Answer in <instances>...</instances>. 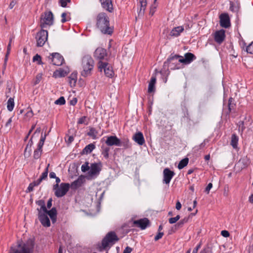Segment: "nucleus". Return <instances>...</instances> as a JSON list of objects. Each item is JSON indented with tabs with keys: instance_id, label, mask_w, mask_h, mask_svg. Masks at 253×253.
I'll use <instances>...</instances> for the list:
<instances>
[{
	"instance_id": "obj_48",
	"label": "nucleus",
	"mask_w": 253,
	"mask_h": 253,
	"mask_svg": "<svg viewBox=\"0 0 253 253\" xmlns=\"http://www.w3.org/2000/svg\"><path fill=\"white\" fill-rule=\"evenodd\" d=\"M71 0H59V3L63 7H66L68 3H71Z\"/></svg>"
},
{
	"instance_id": "obj_24",
	"label": "nucleus",
	"mask_w": 253,
	"mask_h": 253,
	"mask_svg": "<svg viewBox=\"0 0 253 253\" xmlns=\"http://www.w3.org/2000/svg\"><path fill=\"white\" fill-rule=\"evenodd\" d=\"M235 103H234V99L232 97H230L228 99V110L226 112L227 115L229 114L233 111L235 110Z\"/></svg>"
},
{
	"instance_id": "obj_50",
	"label": "nucleus",
	"mask_w": 253,
	"mask_h": 253,
	"mask_svg": "<svg viewBox=\"0 0 253 253\" xmlns=\"http://www.w3.org/2000/svg\"><path fill=\"white\" fill-rule=\"evenodd\" d=\"M42 74L39 73L36 76V79L34 82V85H36L40 82L42 78Z\"/></svg>"
},
{
	"instance_id": "obj_40",
	"label": "nucleus",
	"mask_w": 253,
	"mask_h": 253,
	"mask_svg": "<svg viewBox=\"0 0 253 253\" xmlns=\"http://www.w3.org/2000/svg\"><path fill=\"white\" fill-rule=\"evenodd\" d=\"M27 110L28 111L25 115V117L28 120H29L33 116L34 113L31 108H28Z\"/></svg>"
},
{
	"instance_id": "obj_60",
	"label": "nucleus",
	"mask_w": 253,
	"mask_h": 253,
	"mask_svg": "<svg viewBox=\"0 0 253 253\" xmlns=\"http://www.w3.org/2000/svg\"><path fill=\"white\" fill-rule=\"evenodd\" d=\"M16 3V1L15 0H12L10 4H9V9H11L13 8V7L15 5Z\"/></svg>"
},
{
	"instance_id": "obj_52",
	"label": "nucleus",
	"mask_w": 253,
	"mask_h": 253,
	"mask_svg": "<svg viewBox=\"0 0 253 253\" xmlns=\"http://www.w3.org/2000/svg\"><path fill=\"white\" fill-rule=\"evenodd\" d=\"M163 235H164V233L163 232H158L157 235L154 238L155 241H157L159 239H161Z\"/></svg>"
},
{
	"instance_id": "obj_16",
	"label": "nucleus",
	"mask_w": 253,
	"mask_h": 253,
	"mask_svg": "<svg viewBox=\"0 0 253 253\" xmlns=\"http://www.w3.org/2000/svg\"><path fill=\"white\" fill-rule=\"evenodd\" d=\"M225 39V31L223 29L217 31L214 35V40L216 42L220 44Z\"/></svg>"
},
{
	"instance_id": "obj_64",
	"label": "nucleus",
	"mask_w": 253,
	"mask_h": 253,
	"mask_svg": "<svg viewBox=\"0 0 253 253\" xmlns=\"http://www.w3.org/2000/svg\"><path fill=\"white\" fill-rule=\"evenodd\" d=\"M209 248H205L203 250H202L200 253H209Z\"/></svg>"
},
{
	"instance_id": "obj_11",
	"label": "nucleus",
	"mask_w": 253,
	"mask_h": 253,
	"mask_svg": "<svg viewBox=\"0 0 253 253\" xmlns=\"http://www.w3.org/2000/svg\"><path fill=\"white\" fill-rule=\"evenodd\" d=\"M102 165L101 163L91 164L90 167V170L88 171V175L92 177L93 176L98 175L101 170Z\"/></svg>"
},
{
	"instance_id": "obj_20",
	"label": "nucleus",
	"mask_w": 253,
	"mask_h": 253,
	"mask_svg": "<svg viewBox=\"0 0 253 253\" xmlns=\"http://www.w3.org/2000/svg\"><path fill=\"white\" fill-rule=\"evenodd\" d=\"M84 181V176L81 175L79 176L77 180H75L71 184L70 187L73 189H76L81 187Z\"/></svg>"
},
{
	"instance_id": "obj_39",
	"label": "nucleus",
	"mask_w": 253,
	"mask_h": 253,
	"mask_svg": "<svg viewBox=\"0 0 253 253\" xmlns=\"http://www.w3.org/2000/svg\"><path fill=\"white\" fill-rule=\"evenodd\" d=\"M42 153V149L37 148L34 151V158L35 159H38L41 157Z\"/></svg>"
},
{
	"instance_id": "obj_56",
	"label": "nucleus",
	"mask_w": 253,
	"mask_h": 253,
	"mask_svg": "<svg viewBox=\"0 0 253 253\" xmlns=\"http://www.w3.org/2000/svg\"><path fill=\"white\" fill-rule=\"evenodd\" d=\"M35 187V186H34L33 184V183H30L26 190V192L28 193V192H30L31 191H32L34 189V187Z\"/></svg>"
},
{
	"instance_id": "obj_37",
	"label": "nucleus",
	"mask_w": 253,
	"mask_h": 253,
	"mask_svg": "<svg viewBox=\"0 0 253 253\" xmlns=\"http://www.w3.org/2000/svg\"><path fill=\"white\" fill-rule=\"evenodd\" d=\"M49 167V164H48L47 167L45 168L44 171L42 173L41 176L39 178L40 180L42 181L43 180L45 179L47 177V174L48 172V168Z\"/></svg>"
},
{
	"instance_id": "obj_38",
	"label": "nucleus",
	"mask_w": 253,
	"mask_h": 253,
	"mask_svg": "<svg viewBox=\"0 0 253 253\" xmlns=\"http://www.w3.org/2000/svg\"><path fill=\"white\" fill-rule=\"evenodd\" d=\"M33 62L37 61L38 62L37 64L38 65H42L43 64V63L42 61L41 56L40 55H39L38 54H37L36 55H35L33 57Z\"/></svg>"
},
{
	"instance_id": "obj_25",
	"label": "nucleus",
	"mask_w": 253,
	"mask_h": 253,
	"mask_svg": "<svg viewBox=\"0 0 253 253\" xmlns=\"http://www.w3.org/2000/svg\"><path fill=\"white\" fill-rule=\"evenodd\" d=\"M184 31V28L182 26H178L172 29L170 32L169 35L171 37H178L180 33Z\"/></svg>"
},
{
	"instance_id": "obj_1",
	"label": "nucleus",
	"mask_w": 253,
	"mask_h": 253,
	"mask_svg": "<svg viewBox=\"0 0 253 253\" xmlns=\"http://www.w3.org/2000/svg\"><path fill=\"white\" fill-rule=\"evenodd\" d=\"M96 25L104 34L111 35L113 32V28L110 26L109 18L104 12H100L97 15Z\"/></svg>"
},
{
	"instance_id": "obj_7",
	"label": "nucleus",
	"mask_w": 253,
	"mask_h": 253,
	"mask_svg": "<svg viewBox=\"0 0 253 253\" xmlns=\"http://www.w3.org/2000/svg\"><path fill=\"white\" fill-rule=\"evenodd\" d=\"M46 60L50 63L56 66L62 65L64 61L63 57L57 52L50 54L48 56L46 57Z\"/></svg>"
},
{
	"instance_id": "obj_31",
	"label": "nucleus",
	"mask_w": 253,
	"mask_h": 253,
	"mask_svg": "<svg viewBox=\"0 0 253 253\" xmlns=\"http://www.w3.org/2000/svg\"><path fill=\"white\" fill-rule=\"evenodd\" d=\"M98 133L97 131L94 127H90L89 131L87 132V134L88 136L92 137L93 139H96L97 138L96 135Z\"/></svg>"
},
{
	"instance_id": "obj_21",
	"label": "nucleus",
	"mask_w": 253,
	"mask_h": 253,
	"mask_svg": "<svg viewBox=\"0 0 253 253\" xmlns=\"http://www.w3.org/2000/svg\"><path fill=\"white\" fill-rule=\"evenodd\" d=\"M44 212L47 215H48L51 219L53 223H55L56 221L57 218V210L56 208L53 207L50 210L48 211L46 209V211H44Z\"/></svg>"
},
{
	"instance_id": "obj_30",
	"label": "nucleus",
	"mask_w": 253,
	"mask_h": 253,
	"mask_svg": "<svg viewBox=\"0 0 253 253\" xmlns=\"http://www.w3.org/2000/svg\"><path fill=\"white\" fill-rule=\"evenodd\" d=\"M95 145L92 143H90L85 147V148L83 150V153L84 154H86L90 153L93 151V149H95Z\"/></svg>"
},
{
	"instance_id": "obj_45",
	"label": "nucleus",
	"mask_w": 253,
	"mask_h": 253,
	"mask_svg": "<svg viewBox=\"0 0 253 253\" xmlns=\"http://www.w3.org/2000/svg\"><path fill=\"white\" fill-rule=\"evenodd\" d=\"M180 218V216L179 215H176L174 217H171L169 218V222L170 224H173L176 223Z\"/></svg>"
},
{
	"instance_id": "obj_42",
	"label": "nucleus",
	"mask_w": 253,
	"mask_h": 253,
	"mask_svg": "<svg viewBox=\"0 0 253 253\" xmlns=\"http://www.w3.org/2000/svg\"><path fill=\"white\" fill-rule=\"evenodd\" d=\"M110 151V148L109 147H105L103 148L102 154L103 155V156L106 158L108 159L109 158V152Z\"/></svg>"
},
{
	"instance_id": "obj_59",
	"label": "nucleus",
	"mask_w": 253,
	"mask_h": 253,
	"mask_svg": "<svg viewBox=\"0 0 253 253\" xmlns=\"http://www.w3.org/2000/svg\"><path fill=\"white\" fill-rule=\"evenodd\" d=\"M201 244H198L193 250L192 253H198V250L201 248Z\"/></svg>"
},
{
	"instance_id": "obj_6",
	"label": "nucleus",
	"mask_w": 253,
	"mask_h": 253,
	"mask_svg": "<svg viewBox=\"0 0 253 253\" xmlns=\"http://www.w3.org/2000/svg\"><path fill=\"white\" fill-rule=\"evenodd\" d=\"M53 24V15L51 11L45 12L44 15H42L40 20V26L43 29L47 26H51Z\"/></svg>"
},
{
	"instance_id": "obj_34",
	"label": "nucleus",
	"mask_w": 253,
	"mask_h": 253,
	"mask_svg": "<svg viewBox=\"0 0 253 253\" xmlns=\"http://www.w3.org/2000/svg\"><path fill=\"white\" fill-rule=\"evenodd\" d=\"M36 204L39 206H41L40 210L38 209V211H41L44 212V211H46V207L45 205V202L43 200H40L39 201H36Z\"/></svg>"
},
{
	"instance_id": "obj_9",
	"label": "nucleus",
	"mask_w": 253,
	"mask_h": 253,
	"mask_svg": "<svg viewBox=\"0 0 253 253\" xmlns=\"http://www.w3.org/2000/svg\"><path fill=\"white\" fill-rule=\"evenodd\" d=\"M48 32L46 30L42 29L39 31L36 35L37 46L38 47L42 46L47 40Z\"/></svg>"
},
{
	"instance_id": "obj_15",
	"label": "nucleus",
	"mask_w": 253,
	"mask_h": 253,
	"mask_svg": "<svg viewBox=\"0 0 253 253\" xmlns=\"http://www.w3.org/2000/svg\"><path fill=\"white\" fill-rule=\"evenodd\" d=\"M196 59V57L194 54L190 52H187L184 54V58L182 56V58H180V59H179L178 62L187 65L191 63Z\"/></svg>"
},
{
	"instance_id": "obj_51",
	"label": "nucleus",
	"mask_w": 253,
	"mask_h": 253,
	"mask_svg": "<svg viewBox=\"0 0 253 253\" xmlns=\"http://www.w3.org/2000/svg\"><path fill=\"white\" fill-rule=\"evenodd\" d=\"M86 116H83L81 118H80L78 121V124H85V125H87V123H85L86 121Z\"/></svg>"
},
{
	"instance_id": "obj_8",
	"label": "nucleus",
	"mask_w": 253,
	"mask_h": 253,
	"mask_svg": "<svg viewBox=\"0 0 253 253\" xmlns=\"http://www.w3.org/2000/svg\"><path fill=\"white\" fill-rule=\"evenodd\" d=\"M70 187V184L69 183H61L60 185L58 186V188H55V187H53V190L54 191L55 196L58 198H60L66 194Z\"/></svg>"
},
{
	"instance_id": "obj_28",
	"label": "nucleus",
	"mask_w": 253,
	"mask_h": 253,
	"mask_svg": "<svg viewBox=\"0 0 253 253\" xmlns=\"http://www.w3.org/2000/svg\"><path fill=\"white\" fill-rule=\"evenodd\" d=\"M67 74V72L64 70L60 69V70H57L53 73V77L55 78L63 77L66 76Z\"/></svg>"
},
{
	"instance_id": "obj_19",
	"label": "nucleus",
	"mask_w": 253,
	"mask_h": 253,
	"mask_svg": "<svg viewBox=\"0 0 253 253\" xmlns=\"http://www.w3.org/2000/svg\"><path fill=\"white\" fill-rule=\"evenodd\" d=\"M107 56L106 50L102 47H98L94 52V57L99 60H102Z\"/></svg>"
},
{
	"instance_id": "obj_26",
	"label": "nucleus",
	"mask_w": 253,
	"mask_h": 253,
	"mask_svg": "<svg viewBox=\"0 0 253 253\" xmlns=\"http://www.w3.org/2000/svg\"><path fill=\"white\" fill-rule=\"evenodd\" d=\"M156 83V78L155 76H152L149 82L148 88L149 93L154 92L155 91V84Z\"/></svg>"
},
{
	"instance_id": "obj_55",
	"label": "nucleus",
	"mask_w": 253,
	"mask_h": 253,
	"mask_svg": "<svg viewBox=\"0 0 253 253\" xmlns=\"http://www.w3.org/2000/svg\"><path fill=\"white\" fill-rule=\"evenodd\" d=\"M212 187V184L211 183H209L206 188H205V191L208 194L210 192V190L211 189Z\"/></svg>"
},
{
	"instance_id": "obj_18",
	"label": "nucleus",
	"mask_w": 253,
	"mask_h": 253,
	"mask_svg": "<svg viewBox=\"0 0 253 253\" xmlns=\"http://www.w3.org/2000/svg\"><path fill=\"white\" fill-rule=\"evenodd\" d=\"M105 143L107 145L109 146H111L113 145L115 146H120L121 144V140L119 139L116 136H110L107 137V139L105 141Z\"/></svg>"
},
{
	"instance_id": "obj_2",
	"label": "nucleus",
	"mask_w": 253,
	"mask_h": 253,
	"mask_svg": "<svg viewBox=\"0 0 253 253\" xmlns=\"http://www.w3.org/2000/svg\"><path fill=\"white\" fill-rule=\"evenodd\" d=\"M35 243L32 239H28L26 243L18 244L10 248L9 253H33Z\"/></svg>"
},
{
	"instance_id": "obj_49",
	"label": "nucleus",
	"mask_w": 253,
	"mask_h": 253,
	"mask_svg": "<svg viewBox=\"0 0 253 253\" xmlns=\"http://www.w3.org/2000/svg\"><path fill=\"white\" fill-rule=\"evenodd\" d=\"M66 16H67V13L66 12H63L62 13V14H61V17H62L61 22L62 23H64L65 22L69 21L71 19L70 17H68L67 18H66Z\"/></svg>"
},
{
	"instance_id": "obj_17",
	"label": "nucleus",
	"mask_w": 253,
	"mask_h": 253,
	"mask_svg": "<svg viewBox=\"0 0 253 253\" xmlns=\"http://www.w3.org/2000/svg\"><path fill=\"white\" fill-rule=\"evenodd\" d=\"M38 218L44 227H49L50 222L47 215L44 212L39 211Z\"/></svg>"
},
{
	"instance_id": "obj_13",
	"label": "nucleus",
	"mask_w": 253,
	"mask_h": 253,
	"mask_svg": "<svg viewBox=\"0 0 253 253\" xmlns=\"http://www.w3.org/2000/svg\"><path fill=\"white\" fill-rule=\"evenodd\" d=\"M174 175L175 173L173 171L169 168L165 169L163 170V182L169 184Z\"/></svg>"
},
{
	"instance_id": "obj_36",
	"label": "nucleus",
	"mask_w": 253,
	"mask_h": 253,
	"mask_svg": "<svg viewBox=\"0 0 253 253\" xmlns=\"http://www.w3.org/2000/svg\"><path fill=\"white\" fill-rule=\"evenodd\" d=\"M139 1L140 4V10L139 14H143L144 13L147 5V1L146 0H139Z\"/></svg>"
},
{
	"instance_id": "obj_5",
	"label": "nucleus",
	"mask_w": 253,
	"mask_h": 253,
	"mask_svg": "<svg viewBox=\"0 0 253 253\" xmlns=\"http://www.w3.org/2000/svg\"><path fill=\"white\" fill-rule=\"evenodd\" d=\"M119 240V238L114 231L108 232L102 241V247L100 248L106 249L110 245L112 246L116 242Z\"/></svg>"
},
{
	"instance_id": "obj_27",
	"label": "nucleus",
	"mask_w": 253,
	"mask_h": 253,
	"mask_svg": "<svg viewBox=\"0 0 253 253\" xmlns=\"http://www.w3.org/2000/svg\"><path fill=\"white\" fill-rule=\"evenodd\" d=\"M238 140V136L236 134H232L230 144L233 148L236 149L237 148Z\"/></svg>"
},
{
	"instance_id": "obj_47",
	"label": "nucleus",
	"mask_w": 253,
	"mask_h": 253,
	"mask_svg": "<svg viewBox=\"0 0 253 253\" xmlns=\"http://www.w3.org/2000/svg\"><path fill=\"white\" fill-rule=\"evenodd\" d=\"M246 51L250 54H253V41L246 47Z\"/></svg>"
},
{
	"instance_id": "obj_63",
	"label": "nucleus",
	"mask_w": 253,
	"mask_h": 253,
	"mask_svg": "<svg viewBox=\"0 0 253 253\" xmlns=\"http://www.w3.org/2000/svg\"><path fill=\"white\" fill-rule=\"evenodd\" d=\"M42 181L40 180V179L39 178L37 180L34 181V182H32L31 183H33L34 186H37L39 185Z\"/></svg>"
},
{
	"instance_id": "obj_14",
	"label": "nucleus",
	"mask_w": 253,
	"mask_h": 253,
	"mask_svg": "<svg viewBox=\"0 0 253 253\" xmlns=\"http://www.w3.org/2000/svg\"><path fill=\"white\" fill-rule=\"evenodd\" d=\"M133 224L142 230L145 229L150 224V221L147 218H143L133 221Z\"/></svg>"
},
{
	"instance_id": "obj_62",
	"label": "nucleus",
	"mask_w": 253,
	"mask_h": 253,
	"mask_svg": "<svg viewBox=\"0 0 253 253\" xmlns=\"http://www.w3.org/2000/svg\"><path fill=\"white\" fill-rule=\"evenodd\" d=\"M74 140V137L73 136H69L68 137V140H66L67 143L69 144H71Z\"/></svg>"
},
{
	"instance_id": "obj_10",
	"label": "nucleus",
	"mask_w": 253,
	"mask_h": 253,
	"mask_svg": "<svg viewBox=\"0 0 253 253\" xmlns=\"http://www.w3.org/2000/svg\"><path fill=\"white\" fill-rule=\"evenodd\" d=\"M98 68L100 71H101L102 69H104V73L107 77H113L114 75L113 68L107 62H102L101 61H99Z\"/></svg>"
},
{
	"instance_id": "obj_43",
	"label": "nucleus",
	"mask_w": 253,
	"mask_h": 253,
	"mask_svg": "<svg viewBox=\"0 0 253 253\" xmlns=\"http://www.w3.org/2000/svg\"><path fill=\"white\" fill-rule=\"evenodd\" d=\"M76 76L75 75H73V74L69 77V83L71 86H72V84H73V85H75L76 83Z\"/></svg>"
},
{
	"instance_id": "obj_33",
	"label": "nucleus",
	"mask_w": 253,
	"mask_h": 253,
	"mask_svg": "<svg viewBox=\"0 0 253 253\" xmlns=\"http://www.w3.org/2000/svg\"><path fill=\"white\" fill-rule=\"evenodd\" d=\"M188 162H189V159L187 158H184V159H182V160H181L179 162L178 167H177L178 169H182L183 168H184L185 167H186L187 165Z\"/></svg>"
},
{
	"instance_id": "obj_32",
	"label": "nucleus",
	"mask_w": 253,
	"mask_h": 253,
	"mask_svg": "<svg viewBox=\"0 0 253 253\" xmlns=\"http://www.w3.org/2000/svg\"><path fill=\"white\" fill-rule=\"evenodd\" d=\"M14 107V99L13 98H9L7 102V110L11 112L13 110Z\"/></svg>"
},
{
	"instance_id": "obj_41",
	"label": "nucleus",
	"mask_w": 253,
	"mask_h": 253,
	"mask_svg": "<svg viewBox=\"0 0 253 253\" xmlns=\"http://www.w3.org/2000/svg\"><path fill=\"white\" fill-rule=\"evenodd\" d=\"M65 100L63 96H61L57 100L55 101V104L57 105H64L65 104Z\"/></svg>"
},
{
	"instance_id": "obj_12",
	"label": "nucleus",
	"mask_w": 253,
	"mask_h": 253,
	"mask_svg": "<svg viewBox=\"0 0 253 253\" xmlns=\"http://www.w3.org/2000/svg\"><path fill=\"white\" fill-rule=\"evenodd\" d=\"M219 23L221 27L228 28L231 26L230 19L227 13H222L219 15Z\"/></svg>"
},
{
	"instance_id": "obj_61",
	"label": "nucleus",
	"mask_w": 253,
	"mask_h": 253,
	"mask_svg": "<svg viewBox=\"0 0 253 253\" xmlns=\"http://www.w3.org/2000/svg\"><path fill=\"white\" fill-rule=\"evenodd\" d=\"M52 202V198H49L47 201L46 209H50L51 207Z\"/></svg>"
},
{
	"instance_id": "obj_44",
	"label": "nucleus",
	"mask_w": 253,
	"mask_h": 253,
	"mask_svg": "<svg viewBox=\"0 0 253 253\" xmlns=\"http://www.w3.org/2000/svg\"><path fill=\"white\" fill-rule=\"evenodd\" d=\"M88 162H85L82 166L81 169L83 172H85L89 169L90 167L88 166Z\"/></svg>"
},
{
	"instance_id": "obj_54",
	"label": "nucleus",
	"mask_w": 253,
	"mask_h": 253,
	"mask_svg": "<svg viewBox=\"0 0 253 253\" xmlns=\"http://www.w3.org/2000/svg\"><path fill=\"white\" fill-rule=\"evenodd\" d=\"M128 140L127 139L126 141H121V145L120 146H123L125 148H128Z\"/></svg>"
},
{
	"instance_id": "obj_23",
	"label": "nucleus",
	"mask_w": 253,
	"mask_h": 253,
	"mask_svg": "<svg viewBox=\"0 0 253 253\" xmlns=\"http://www.w3.org/2000/svg\"><path fill=\"white\" fill-rule=\"evenodd\" d=\"M101 5L103 8L110 12H112L113 10L112 0H100Z\"/></svg>"
},
{
	"instance_id": "obj_58",
	"label": "nucleus",
	"mask_w": 253,
	"mask_h": 253,
	"mask_svg": "<svg viewBox=\"0 0 253 253\" xmlns=\"http://www.w3.org/2000/svg\"><path fill=\"white\" fill-rule=\"evenodd\" d=\"M132 250L131 248L127 246L125 248L123 253H131Z\"/></svg>"
},
{
	"instance_id": "obj_57",
	"label": "nucleus",
	"mask_w": 253,
	"mask_h": 253,
	"mask_svg": "<svg viewBox=\"0 0 253 253\" xmlns=\"http://www.w3.org/2000/svg\"><path fill=\"white\" fill-rule=\"evenodd\" d=\"M56 180V184H54L53 186V187H55V188H58L59 185V183L60 182V179L58 177H56L55 178Z\"/></svg>"
},
{
	"instance_id": "obj_53",
	"label": "nucleus",
	"mask_w": 253,
	"mask_h": 253,
	"mask_svg": "<svg viewBox=\"0 0 253 253\" xmlns=\"http://www.w3.org/2000/svg\"><path fill=\"white\" fill-rule=\"evenodd\" d=\"M221 235L224 237H228L230 236L229 232L226 230H222Z\"/></svg>"
},
{
	"instance_id": "obj_46",
	"label": "nucleus",
	"mask_w": 253,
	"mask_h": 253,
	"mask_svg": "<svg viewBox=\"0 0 253 253\" xmlns=\"http://www.w3.org/2000/svg\"><path fill=\"white\" fill-rule=\"evenodd\" d=\"M238 126H239V130H241L242 132L244 131V130L246 128V126H245L244 122L243 121H240L238 122Z\"/></svg>"
},
{
	"instance_id": "obj_35",
	"label": "nucleus",
	"mask_w": 253,
	"mask_h": 253,
	"mask_svg": "<svg viewBox=\"0 0 253 253\" xmlns=\"http://www.w3.org/2000/svg\"><path fill=\"white\" fill-rule=\"evenodd\" d=\"M32 137H33V136H32V137L29 141V142L26 146V147L25 148V152H24L25 155H26V153L27 152H28V154H30V152L32 151V146L33 144V142L32 141Z\"/></svg>"
},
{
	"instance_id": "obj_22",
	"label": "nucleus",
	"mask_w": 253,
	"mask_h": 253,
	"mask_svg": "<svg viewBox=\"0 0 253 253\" xmlns=\"http://www.w3.org/2000/svg\"><path fill=\"white\" fill-rule=\"evenodd\" d=\"M133 139L140 145H142L145 143L143 135L141 132L136 133L133 136Z\"/></svg>"
},
{
	"instance_id": "obj_29",
	"label": "nucleus",
	"mask_w": 253,
	"mask_h": 253,
	"mask_svg": "<svg viewBox=\"0 0 253 253\" xmlns=\"http://www.w3.org/2000/svg\"><path fill=\"white\" fill-rule=\"evenodd\" d=\"M189 219V216H187L185 217L183 219L180 220L175 225V229L176 230L177 229L182 227L185 223L188 222Z\"/></svg>"
},
{
	"instance_id": "obj_3",
	"label": "nucleus",
	"mask_w": 253,
	"mask_h": 253,
	"mask_svg": "<svg viewBox=\"0 0 253 253\" xmlns=\"http://www.w3.org/2000/svg\"><path fill=\"white\" fill-rule=\"evenodd\" d=\"M94 62L89 55H85L82 58V67L83 70L81 75L84 77H86L91 75V72L94 67Z\"/></svg>"
},
{
	"instance_id": "obj_4",
	"label": "nucleus",
	"mask_w": 253,
	"mask_h": 253,
	"mask_svg": "<svg viewBox=\"0 0 253 253\" xmlns=\"http://www.w3.org/2000/svg\"><path fill=\"white\" fill-rule=\"evenodd\" d=\"M182 58V56L177 54H171L167 60L164 63L163 69L169 70V69L171 70L179 69L180 65L177 60Z\"/></svg>"
}]
</instances>
